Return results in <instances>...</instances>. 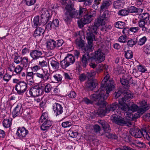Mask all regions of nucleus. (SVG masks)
I'll return each instance as SVG.
<instances>
[{"instance_id":"nucleus-1","label":"nucleus","mask_w":150,"mask_h":150,"mask_svg":"<svg viewBox=\"0 0 150 150\" xmlns=\"http://www.w3.org/2000/svg\"><path fill=\"white\" fill-rule=\"evenodd\" d=\"M110 79L109 74H107L102 80L100 88L98 91L90 96V99L85 97L83 99V101L87 105L94 103L97 105L105 106V100L109 96L110 92L114 89L113 82Z\"/></svg>"},{"instance_id":"nucleus-2","label":"nucleus","mask_w":150,"mask_h":150,"mask_svg":"<svg viewBox=\"0 0 150 150\" xmlns=\"http://www.w3.org/2000/svg\"><path fill=\"white\" fill-rule=\"evenodd\" d=\"M66 11L63 16L64 21L67 23L70 22L72 18H80L82 16H84L86 9L84 8L80 7L79 11L77 12L74 8L71 7H66Z\"/></svg>"},{"instance_id":"nucleus-3","label":"nucleus","mask_w":150,"mask_h":150,"mask_svg":"<svg viewBox=\"0 0 150 150\" xmlns=\"http://www.w3.org/2000/svg\"><path fill=\"white\" fill-rule=\"evenodd\" d=\"M39 122L40 125V129L43 131L48 130L53 124V122L49 119L48 113L46 112L42 114Z\"/></svg>"},{"instance_id":"nucleus-4","label":"nucleus","mask_w":150,"mask_h":150,"mask_svg":"<svg viewBox=\"0 0 150 150\" xmlns=\"http://www.w3.org/2000/svg\"><path fill=\"white\" fill-rule=\"evenodd\" d=\"M98 122L102 126L104 132L106 133V136L107 137L114 139H117V137L115 134L110 133L111 129L110 128L109 125L106 122L103 120H99Z\"/></svg>"},{"instance_id":"nucleus-5","label":"nucleus","mask_w":150,"mask_h":150,"mask_svg":"<svg viewBox=\"0 0 150 150\" xmlns=\"http://www.w3.org/2000/svg\"><path fill=\"white\" fill-rule=\"evenodd\" d=\"M96 15V12L93 11L91 12L90 15H84L83 18L77 21L79 27L80 28H82L85 25L90 23L93 19V17Z\"/></svg>"},{"instance_id":"nucleus-6","label":"nucleus","mask_w":150,"mask_h":150,"mask_svg":"<svg viewBox=\"0 0 150 150\" xmlns=\"http://www.w3.org/2000/svg\"><path fill=\"white\" fill-rule=\"evenodd\" d=\"M91 55V61H94L97 64L103 62L105 59V54L100 49H98L95 51L94 53L92 54Z\"/></svg>"},{"instance_id":"nucleus-7","label":"nucleus","mask_w":150,"mask_h":150,"mask_svg":"<svg viewBox=\"0 0 150 150\" xmlns=\"http://www.w3.org/2000/svg\"><path fill=\"white\" fill-rule=\"evenodd\" d=\"M75 59L71 54H68L63 60L61 61L60 64L63 69H65L75 62Z\"/></svg>"},{"instance_id":"nucleus-8","label":"nucleus","mask_w":150,"mask_h":150,"mask_svg":"<svg viewBox=\"0 0 150 150\" xmlns=\"http://www.w3.org/2000/svg\"><path fill=\"white\" fill-rule=\"evenodd\" d=\"M98 26L94 23V24L90 25L86 32V38L95 40V35L97 34Z\"/></svg>"},{"instance_id":"nucleus-9","label":"nucleus","mask_w":150,"mask_h":150,"mask_svg":"<svg viewBox=\"0 0 150 150\" xmlns=\"http://www.w3.org/2000/svg\"><path fill=\"white\" fill-rule=\"evenodd\" d=\"M111 117V119L112 121L115 122L116 124L123 126L126 125H128V122L126 119L123 118L122 117L118 116L115 114L112 113Z\"/></svg>"},{"instance_id":"nucleus-10","label":"nucleus","mask_w":150,"mask_h":150,"mask_svg":"<svg viewBox=\"0 0 150 150\" xmlns=\"http://www.w3.org/2000/svg\"><path fill=\"white\" fill-rule=\"evenodd\" d=\"M28 87L26 82L23 81H21L16 85L15 89L18 94L22 95L26 91Z\"/></svg>"},{"instance_id":"nucleus-11","label":"nucleus","mask_w":150,"mask_h":150,"mask_svg":"<svg viewBox=\"0 0 150 150\" xmlns=\"http://www.w3.org/2000/svg\"><path fill=\"white\" fill-rule=\"evenodd\" d=\"M42 87V86H34L29 90V94L33 97H37L42 95L43 91Z\"/></svg>"},{"instance_id":"nucleus-12","label":"nucleus","mask_w":150,"mask_h":150,"mask_svg":"<svg viewBox=\"0 0 150 150\" xmlns=\"http://www.w3.org/2000/svg\"><path fill=\"white\" fill-rule=\"evenodd\" d=\"M41 22L43 24H46L49 21L51 18L48 10L46 9H42L40 13Z\"/></svg>"},{"instance_id":"nucleus-13","label":"nucleus","mask_w":150,"mask_h":150,"mask_svg":"<svg viewBox=\"0 0 150 150\" xmlns=\"http://www.w3.org/2000/svg\"><path fill=\"white\" fill-rule=\"evenodd\" d=\"M41 72L39 71L34 74L38 78L43 79L45 81H47L50 79V74L48 70L45 69H41Z\"/></svg>"},{"instance_id":"nucleus-14","label":"nucleus","mask_w":150,"mask_h":150,"mask_svg":"<svg viewBox=\"0 0 150 150\" xmlns=\"http://www.w3.org/2000/svg\"><path fill=\"white\" fill-rule=\"evenodd\" d=\"M88 41V44L86 45V46H84L83 47L82 51L83 52H86V54L88 53L89 52H90L93 50L94 48V46L93 45V41L94 40L89 39L88 38H86Z\"/></svg>"},{"instance_id":"nucleus-15","label":"nucleus","mask_w":150,"mask_h":150,"mask_svg":"<svg viewBox=\"0 0 150 150\" xmlns=\"http://www.w3.org/2000/svg\"><path fill=\"white\" fill-rule=\"evenodd\" d=\"M42 52L38 49L32 50L30 51V55L32 58V60H36L40 58H42Z\"/></svg>"},{"instance_id":"nucleus-16","label":"nucleus","mask_w":150,"mask_h":150,"mask_svg":"<svg viewBox=\"0 0 150 150\" xmlns=\"http://www.w3.org/2000/svg\"><path fill=\"white\" fill-rule=\"evenodd\" d=\"M52 109L56 116L61 114L63 112V107L62 105L57 103L53 104Z\"/></svg>"},{"instance_id":"nucleus-17","label":"nucleus","mask_w":150,"mask_h":150,"mask_svg":"<svg viewBox=\"0 0 150 150\" xmlns=\"http://www.w3.org/2000/svg\"><path fill=\"white\" fill-rule=\"evenodd\" d=\"M28 134V130L24 127H18L16 135L20 139H23Z\"/></svg>"},{"instance_id":"nucleus-18","label":"nucleus","mask_w":150,"mask_h":150,"mask_svg":"<svg viewBox=\"0 0 150 150\" xmlns=\"http://www.w3.org/2000/svg\"><path fill=\"white\" fill-rule=\"evenodd\" d=\"M129 132L132 135L136 138H140L143 136L142 132L137 128H131Z\"/></svg>"},{"instance_id":"nucleus-19","label":"nucleus","mask_w":150,"mask_h":150,"mask_svg":"<svg viewBox=\"0 0 150 150\" xmlns=\"http://www.w3.org/2000/svg\"><path fill=\"white\" fill-rule=\"evenodd\" d=\"M113 0H104L100 6V11H103L106 10L111 5Z\"/></svg>"},{"instance_id":"nucleus-20","label":"nucleus","mask_w":150,"mask_h":150,"mask_svg":"<svg viewBox=\"0 0 150 150\" xmlns=\"http://www.w3.org/2000/svg\"><path fill=\"white\" fill-rule=\"evenodd\" d=\"M91 56H89L88 53L84 54L83 55L81 58V62L82 63V66L84 68H86L88 64V61L90 60L91 61Z\"/></svg>"},{"instance_id":"nucleus-21","label":"nucleus","mask_w":150,"mask_h":150,"mask_svg":"<svg viewBox=\"0 0 150 150\" xmlns=\"http://www.w3.org/2000/svg\"><path fill=\"white\" fill-rule=\"evenodd\" d=\"M139 18L141 20H143L146 22V24L150 25V15L149 13H143L139 15Z\"/></svg>"},{"instance_id":"nucleus-22","label":"nucleus","mask_w":150,"mask_h":150,"mask_svg":"<svg viewBox=\"0 0 150 150\" xmlns=\"http://www.w3.org/2000/svg\"><path fill=\"white\" fill-rule=\"evenodd\" d=\"M125 102L121 101L119 100V105L118 108L119 110L121 111H127L129 110V106Z\"/></svg>"},{"instance_id":"nucleus-23","label":"nucleus","mask_w":150,"mask_h":150,"mask_svg":"<svg viewBox=\"0 0 150 150\" xmlns=\"http://www.w3.org/2000/svg\"><path fill=\"white\" fill-rule=\"evenodd\" d=\"M150 108V105H146L145 106L142 107L140 108L137 111V113L134 115V116L136 117H139L140 115H142L146 110Z\"/></svg>"},{"instance_id":"nucleus-24","label":"nucleus","mask_w":150,"mask_h":150,"mask_svg":"<svg viewBox=\"0 0 150 150\" xmlns=\"http://www.w3.org/2000/svg\"><path fill=\"white\" fill-rule=\"evenodd\" d=\"M146 22L143 20H140L138 21V26L142 30L144 33L147 32L148 29L146 27L145 25Z\"/></svg>"},{"instance_id":"nucleus-25","label":"nucleus","mask_w":150,"mask_h":150,"mask_svg":"<svg viewBox=\"0 0 150 150\" xmlns=\"http://www.w3.org/2000/svg\"><path fill=\"white\" fill-rule=\"evenodd\" d=\"M14 64L10 65V71L14 72L17 74H19L23 69V67L21 66L18 65L15 67Z\"/></svg>"},{"instance_id":"nucleus-26","label":"nucleus","mask_w":150,"mask_h":150,"mask_svg":"<svg viewBox=\"0 0 150 150\" xmlns=\"http://www.w3.org/2000/svg\"><path fill=\"white\" fill-rule=\"evenodd\" d=\"M124 95V96L119 100H120V102L121 101H123V102L125 103L127 102L130 100L133 97L132 94L128 92L125 93Z\"/></svg>"},{"instance_id":"nucleus-27","label":"nucleus","mask_w":150,"mask_h":150,"mask_svg":"<svg viewBox=\"0 0 150 150\" xmlns=\"http://www.w3.org/2000/svg\"><path fill=\"white\" fill-rule=\"evenodd\" d=\"M52 68L54 70H57L59 68V63L54 58H51L50 59L49 61Z\"/></svg>"},{"instance_id":"nucleus-28","label":"nucleus","mask_w":150,"mask_h":150,"mask_svg":"<svg viewBox=\"0 0 150 150\" xmlns=\"http://www.w3.org/2000/svg\"><path fill=\"white\" fill-rule=\"evenodd\" d=\"M98 83L92 79H88L86 83V87L92 90L95 88Z\"/></svg>"},{"instance_id":"nucleus-29","label":"nucleus","mask_w":150,"mask_h":150,"mask_svg":"<svg viewBox=\"0 0 150 150\" xmlns=\"http://www.w3.org/2000/svg\"><path fill=\"white\" fill-rule=\"evenodd\" d=\"M118 105L117 103H112L106 107V112H113L118 108Z\"/></svg>"},{"instance_id":"nucleus-30","label":"nucleus","mask_w":150,"mask_h":150,"mask_svg":"<svg viewBox=\"0 0 150 150\" xmlns=\"http://www.w3.org/2000/svg\"><path fill=\"white\" fill-rule=\"evenodd\" d=\"M21 104H20L19 105L18 104L14 109L12 112L13 117V118H15L21 113Z\"/></svg>"},{"instance_id":"nucleus-31","label":"nucleus","mask_w":150,"mask_h":150,"mask_svg":"<svg viewBox=\"0 0 150 150\" xmlns=\"http://www.w3.org/2000/svg\"><path fill=\"white\" fill-rule=\"evenodd\" d=\"M127 45L130 47H133L137 42V37L130 38L127 42Z\"/></svg>"},{"instance_id":"nucleus-32","label":"nucleus","mask_w":150,"mask_h":150,"mask_svg":"<svg viewBox=\"0 0 150 150\" xmlns=\"http://www.w3.org/2000/svg\"><path fill=\"white\" fill-rule=\"evenodd\" d=\"M44 31V29L41 27L38 28L35 30L33 36L35 37L37 36H40L41 35L43 34Z\"/></svg>"},{"instance_id":"nucleus-33","label":"nucleus","mask_w":150,"mask_h":150,"mask_svg":"<svg viewBox=\"0 0 150 150\" xmlns=\"http://www.w3.org/2000/svg\"><path fill=\"white\" fill-rule=\"evenodd\" d=\"M47 47L50 50H53L56 48L55 41L53 40H50L46 43Z\"/></svg>"},{"instance_id":"nucleus-34","label":"nucleus","mask_w":150,"mask_h":150,"mask_svg":"<svg viewBox=\"0 0 150 150\" xmlns=\"http://www.w3.org/2000/svg\"><path fill=\"white\" fill-rule=\"evenodd\" d=\"M76 44L79 49L82 50L85 45L84 41L81 38L79 39H77L76 40Z\"/></svg>"},{"instance_id":"nucleus-35","label":"nucleus","mask_w":150,"mask_h":150,"mask_svg":"<svg viewBox=\"0 0 150 150\" xmlns=\"http://www.w3.org/2000/svg\"><path fill=\"white\" fill-rule=\"evenodd\" d=\"M21 65L22 67L26 68L28 65V58L26 57H22Z\"/></svg>"},{"instance_id":"nucleus-36","label":"nucleus","mask_w":150,"mask_h":150,"mask_svg":"<svg viewBox=\"0 0 150 150\" xmlns=\"http://www.w3.org/2000/svg\"><path fill=\"white\" fill-rule=\"evenodd\" d=\"M34 24L33 25V27L36 28L38 26H39L41 25V22H40L39 16H35L33 21Z\"/></svg>"},{"instance_id":"nucleus-37","label":"nucleus","mask_w":150,"mask_h":150,"mask_svg":"<svg viewBox=\"0 0 150 150\" xmlns=\"http://www.w3.org/2000/svg\"><path fill=\"white\" fill-rule=\"evenodd\" d=\"M106 21L104 20L101 17H100L96 20L95 22L94 23L97 25H105V22Z\"/></svg>"},{"instance_id":"nucleus-38","label":"nucleus","mask_w":150,"mask_h":150,"mask_svg":"<svg viewBox=\"0 0 150 150\" xmlns=\"http://www.w3.org/2000/svg\"><path fill=\"white\" fill-rule=\"evenodd\" d=\"M113 6L114 8L119 9L122 7L123 3L121 0H117L114 2Z\"/></svg>"},{"instance_id":"nucleus-39","label":"nucleus","mask_w":150,"mask_h":150,"mask_svg":"<svg viewBox=\"0 0 150 150\" xmlns=\"http://www.w3.org/2000/svg\"><path fill=\"white\" fill-rule=\"evenodd\" d=\"M147 40V38L145 36H144L140 38L138 41L137 40L138 45L140 46H142L145 44Z\"/></svg>"},{"instance_id":"nucleus-40","label":"nucleus","mask_w":150,"mask_h":150,"mask_svg":"<svg viewBox=\"0 0 150 150\" xmlns=\"http://www.w3.org/2000/svg\"><path fill=\"white\" fill-rule=\"evenodd\" d=\"M114 25L115 27L118 28L122 29L124 27L125 23L123 22L119 21L115 22Z\"/></svg>"},{"instance_id":"nucleus-41","label":"nucleus","mask_w":150,"mask_h":150,"mask_svg":"<svg viewBox=\"0 0 150 150\" xmlns=\"http://www.w3.org/2000/svg\"><path fill=\"white\" fill-rule=\"evenodd\" d=\"M109 11L108 10L105 11L101 16H100L102 18L106 21L108 19V18L109 17Z\"/></svg>"},{"instance_id":"nucleus-42","label":"nucleus","mask_w":150,"mask_h":150,"mask_svg":"<svg viewBox=\"0 0 150 150\" xmlns=\"http://www.w3.org/2000/svg\"><path fill=\"white\" fill-rule=\"evenodd\" d=\"M143 51L147 54H150V45L146 44L143 46Z\"/></svg>"},{"instance_id":"nucleus-43","label":"nucleus","mask_w":150,"mask_h":150,"mask_svg":"<svg viewBox=\"0 0 150 150\" xmlns=\"http://www.w3.org/2000/svg\"><path fill=\"white\" fill-rule=\"evenodd\" d=\"M127 79H120V81L121 84L125 86V88H127L129 87L128 80Z\"/></svg>"},{"instance_id":"nucleus-44","label":"nucleus","mask_w":150,"mask_h":150,"mask_svg":"<svg viewBox=\"0 0 150 150\" xmlns=\"http://www.w3.org/2000/svg\"><path fill=\"white\" fill-rule=\"evenodd\" d=\"M64 41L62 39L59 40L55 41L56 48L57 49L61 47L63 44Z\"/></svg>"},{"instance_id":"nucleus-45","label":"nucleus","mask_w":150,"mask_h":150,"mask_svg":"<svg viewBox=\"0 0 150 150\" xmlns=\"http://www.w3.org/2000/svg\"><path fill=\"white\" fill-rule=\"evenodd\" d=\"M105 106H99L100 107L103 108L102 109H99L97 112L99 114L103 115L105 114V113H107L106 112V102L105 101Z\"/></svg>"},{"instance_id":"nucleus-46","label":"nucleus","mask_w":150,"mask_h":150,"mask_svg":"<svg viewBox=\"0 0 150 150\" xmlns=\"http://www.w3.org/2000/svg\"><path fill=\"white\" fill-rule=\"evenodd\" d=\"M129 13V11L128 10L126 9H121L119 10L117 14L120 15L122 16H125L128 15Z\"/></svg>"},{"instance_id":"nucleus-47","label":"nucleus","mask_w":150,"mask_h":150,"mask_svg":"<svg viewBox=\"0 0 150 150\" xmlns=\"http://www.w3.org/2000/svg\"><path fill=\"white\" fill-rule=\"evenodd\" d=\"M132 74L135 77L137 78L140 76L141 73L139 72V70L136 68L133 69Z\"/></svg>"},{"instance_id":"nucleus-48","label":"nucleus","mask_w":150,"mask_h":150,"mask_svg":"<svg viewBox=\"0 0 150 150\" xmlns=\"http://www.w3.org/2000/svg\"><path fill=\"white\" fill-rule=\"evenodd\" d=\"M45 84L44 88L45 91L46 93H49L51 91L52 89V86L50 83Z\"/></svg>"},{"instance_id":"nucleus-49","label":"nucleus","mask_w":150,"mask_h":150,"mask_svg":"<svg viewBox=\"0 0 150 150\" xmlns=\"http://www.w3.org/2000/svg\"><path fill=\"white\" fill-rule=\"evenodd\" d=\"M125 56L127 59H131L133 56L132 52L131 50L125 51Z\"/></svg>"},{"instance_id":"nucleus-50","label":"nucleus","mask_w":150,"mask_h":150,"mask_svg":"<svg viewBox=\"0 0 150 150\" xmlns=\"http://www.w3.org/2000/svg\"><path fill=\"white\" fill-rule=\"evenodd\" d=\"M53 77L57 82L61 81L62 78V73L61 74H56L53 76Z\"/></svg>"},{"instance_id":"nucleus-51","label":"nucleus","mask_w":150,"mask_h":150,"mask_svg":"<svg viewBox=\"0 0 150 150\" xmlns=\"http://www.w3.org/2000/svg\"><path fill=\"white\" fill-rule=\"evenodd\" d=\"M72 125L71 121H67L63 122L62 124V127L64 128H67L71 126Z\"/></svg>"},{"instance_id":"nucleus-52","label":"nucleus","mask_w":150,"mask_h":150,"mask_svg":"<svg viewBox=\"0 0 150 150\" xmlns=\"http://www.w3.org/2000/svg\"><path fill=\"white\" fill-rule=\"evenodd\" d=\"M138 106L136 104H133L131 105L130 107H129V110H131L132 112L137 111L138 109Z\"/></svg>"},{"instance_id":"nucleus-53","label":"nucleus","mask_w":150,"mask_h":150,"mask_svg":"<svg viewBox=\"0 0 150 150\" xmlns=\"http://www.w3.org/2000/svg\"><path fill=\"white\" fill-rule=\"evenodd\" d=\"M137 69L140 73V72L142 73L145 72L147 70V69L145 66L142 65H139L137 66Z\"/></svg>"},{"instance_id":"nucleus-54","label":"nucleus","mask_w":150,"mask_h":150,"mask_svg":"<svg viewBox=\"0 0 150 150\" xmlns=\"http://www.w3.org/2000/svg\"><path fill=\"white\" fill-rule=\"evenodd\" d=\"M129 13H136L137 11V8L133 6H131L128 7L127 9Z\"/></svg>"},{"instance_id":"nucleus-55","label":"nucleus","mask_w":150,"mask_h":150,"mask_svg":"<svg viewBox=\"0 0 150 150\" xmlns=\"http://www.w3.org/2000/svg\"><path fill=\"white\" fill-rule=\"evenodd\" d=\"M129 30L130 28H124L122 30V33L126 36L127 35H131L132 34L130 33V32Z\"/></svg>"},{"instance_id":"nucleus-56","label":"nucleus","mask_w":150,"mask_h":150,"mask_svg":"<svg viewBox=\"0 0 150 150\" xmlns=\"http://www.w3.org/2000/svg\"><path fill=\"white\" fill-rule=\"evenodd\" d=\"M94 131L96 134H99L101 130L100 127L98 125H95L93 126Z\"/></svg>"},{"instance_id":"nucleus-57","label":"nucleus","mask_w":150,"mask_h":150,"mask_svg":"<svg viewBox=\"0 0 150 150\" xmlns=\"http://www.w3.org/2000/svg\"><path fill=\"white\" fill-rule=\"evenodd\" d=\"M9 119H4L3 122L4 127L5 128H8L9 127Z\"/></svg>"},{"instance_id":"nucleus-58","label":"nucleus","mask_w":150,"mask_h":150,"mask_svg":"<svg viewBox=\"0 0 150 150\" xmlns=\"http://www.w3.org/2000/svg\"><path fill=\"white\" fill-rule=\"evenodd\" d=\"M96 74V72L93 70H91L90 72L87 73V75L88 78L93 77L95 76Z\"/></svg>"},{"instance_id":"nucleus-59","label":"nucleus","mask_w":150,"mask_h":150,"mask_svg":"<svg viewBox=\"0 0 150 150\" xmlns=\"http://www.w3.org/2000/svg\"><path fill=\"white\" fill-rule=\"evenodd\" d=\"M26 5L29 6L34 4L36 2V0H25Z\"/></svg>"},{"instance_id":"nucleus-60","label":"nucleus","mask_w":150,"mask_h":150,"mask_svg":"<svg viewBox=\"0 0 150 150\" xmlns=\"http://www.w3.org/2000/svg\"><path fill=\"white\" fill-rule=\"evenodd\" d=\"M127 36L126 35H122L119 38V42L123 43H125L127 42L126 40Z\"/></svg>"},{"instance_id":"nucleus-61","label":"nucleus","mask_w":150,"mask_h":150,"mask_svg":"<svg viewBox=\"0 0 150 150\" xmlns=\"http://www.w3.org/2000/svg\"><path fill=\"white\" fill-rule=\"evenodd\" d=\"M30 49L28 47H25L22 50L21 53L23 55H25L29 53Z\"/></svg>"},{"instance_id":"nucleus-62","label":"nucleus","mask_w":150,"mask_h":150,"mask_svg":"<svg viewBox=\"0 0 150 150\" xmlns=\"http://www.w3.org/2000/svg\"><path fill=\"white\" fill-rule=\"evenodd\" d=\"M139 28L138 27H131L130 28L129 30L130 33H133L137 32L139 30Z\"/></svg>"},{"instance_id":"nucleus-63","label":"nucleus","mask_w":150,"mask_h":150,"mask_svg":"<svg viewBox=\"0 0 150 150\" xmlns=\"http://www.w3.org/2000/svg\"><path fill=\"white\" fill-rule=\"evenodd\" d=\"M69 134L70 137L74 138L77 137L78 135V133L76 131H70Z\"/></svg>"},{"instance_id":"nucleus-64","label":"nucleus","mask_w":150,"mask_h":150,"mask_svg":"<svg viewBox=\"0 0 150 150\" xmlns=\"http://www.w3.org/2000/svg\"><path fill=\"white\" fill-rule=\"evenodd\" d=\"M22 57L19 56H15L14 58V62L16 64H19L21 63Z\"/></svg>"}]
</instances>
